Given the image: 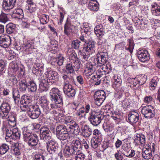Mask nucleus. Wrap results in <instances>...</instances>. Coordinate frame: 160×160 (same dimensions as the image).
<instances>
[{"mask_svg":"<svg viewBox=\"0 0 160 160\" xmlns=\"http://www.w3.org/2000/svg\"><path fill=\"white\" fill-rule=\"evenodd\" d=\"M50 97L52 103L50 104L51 109H57L62 102V97L59 89L56 88H52L50 92ZM50 110L51 113L54 116H57L58 112L56 110Z\"/></svg>","mask_w":160,"mask_h":160,"instance_id":"f257e3e1","label":"nucleus"},{"mask_svg":"<svg viewBox=\"0 0 160 160\" xmlns=\"http://www.w3.org/2000/svg\"><path fill=\"white\" fill-rule=\"evenodd\" d=\"M62 78L64 80L63 91L64 93L69 97L74 96L76 94V90L72 85L74 83L73 78L68 73L67 74H63Z\"/></svg>","mask_w":160,"mask_h":160,"instance_id":"f03ea898","label":"nucleus"},{"mask_svg":"<svg viewBox=\"0 0 160 160\" xmlns=\"http://www.w3.org/2000/svg\"><path fill=\"white\" fill-rule=\"evenodd\" d=\"M46 78L44 77H42L39 80V88L43 91H47L48 90L47 84L48 83L49 85L50 83H52V82H50V80H56L58 78V73L55 71L50 70H48L45 72Z\"/></svg>","mask_w":160,"mask_h":160,"instance_id":"7ed1b4c3","label":"nucleus"},{"mask_svg":"<svg viewBox=\"0 0 160 160\" xmlns=\"http://www.w3.org/2000/svg\"><path fill=\"white\" fill-rule=\"evenodd\" d=\"M72 140L71 147L66 146L63 150L64 154L66 157H69L71 154H75L81 152V146L80 141L78 140H74V139Z\"/></svg>","mask_w":160,"mask_h":160,"instance_id":"20e7f679","label":"nucleus"},{"mask_svg":"<svg viewBox=\"0 0 160 160\" xmlns=\"http://www.w3.org/2000/svg\"><path fill=\"white\" fill-rule=\"evenodd\" d=\"M81 66V62L78 59L68 63L66 66V69L69 72L68 74L73 73L78 71Z\"/></svg>","mask_w":160,"mask_h":160,"instance_id":"39448f33","label":"nucleus"},{"mask_svg":"<svg viewBox=\"0 0 160 160\" xmlns=\"http://www.w3.org/2000/svg\"><path fill=\"white\" fill-rule=\"evenodd\" d=\"M5 139L7 142H11V139H17L19 138L20 136V132L16 128L7 129L6 131Z\"/></svg>","mask_w":160,"mask_h":160,"instance_id":"423d86ee","label":"nucleus"},{"mask_svg":"<svg viewBox=\"0 0 160 160\" xmlns=\"http://www.w3.org/2000/svg\"><path fill=\"white\" fill-rule=\"evenodd\" d=\"M88 119L91 123L94 126H97L101 122L102 119L100 115H98L94 111L91 110L89 114Z\"/></svg>","mask_w":160,"mask_h":160,"instance_id":"0eeeda50","label":"nucleus"},{"mask_svg":"<svg viewBox=\"0 0 160 160\" xmlns=\"http://www.w3.org/2000/svg\"><path fill=\"white\" fill-rule=\"evenodd\" d=\"M141 113L147 118L150 119L154 117L155 112L153 107L151 105L146 106L142 109Z\"/></svg>","mask_w":160,"mask_h":160,"instance_id":"6e6552de","label":"nucleus"},{"mask_svg":"<svg viewBox=\"0 0 160 160\" xmlns=\"http://www.w3.org/2000/svg\"><path fill=\"white\" fill-rule=\"evenodd\" d=\"M73 105L75 107V108H73V110H76L78 109L77 112V114L78 116L82 117L83 116V114L85 115V113H88L90 110V107L89 104L86 105L85 108L84 107L79 105L77 103H73Z\"/></svg>","mask_w":160,"mask_h":160,"instance_id":"1a4fd4ad","label":"nucleus"},{"mask_svg":"<svg viewBox=\"0 0 160 160\" xmlns=\"http://www.w3.org/2000/svg\"><path fill=\"white\" fill-rule=\"evenodd\" d=\"M10 109V106L8 103H2L0 108V117L3 119L7 118Z\"/></svg>","mask_w":160,"mask_h":160,"instance_id":"9d476101","label":"nucleus"},{"mask_svg":"<svg viewBox=\"0 0 160 160\" xmlns=\"http://www.w3.org/2000/svg\"><path fill=\"white\" fill-rule=\"evenodd\" d=\"M137 55L139 60L142 62L149 59V55L148 51L144 49L139 48L137 51Z\"/></svg>","mask_w":160,"mask_h":160,"instance_id":"9b49d317","label":"nucleus"},{"mask_svg":"<svg viewBox=\"0 0 160 160\" xmlns=\"http://www.w3.org/2000/svg\"><path fill=\"white\" fill-rule=\"evenodd\" d=\"M46 145L47 151L50 154H53L58 150V143L51 139L47 141Z\"/></svg>","mask_w":160,"mask_h":160,"instance_id":"f8f14e48","label":"nucleus"},{"mask_svg":"<svg viewBox=\"0 0 160 160\" xmlns=\"http://www.w3.org/2000/svg\"><path fill=\"white\" fill-rule=\"evenodd\" d=\"M85 66L86 68L84 70L85 75L87 78H88L96 71V67L94 64L91 62L87 63Z\"/></svg>","mask_w":160,"mask_h":160,"instance_id":"ddd939ff","label":"nucleus"},{"mask_svg":"<svg viewBox=\"0 0 160 160\" xmlns=\"http://www.w3.org/2000/svg\"><path fill=\"white\" fill-rule=\"evenodd\" d=\"M10 37L7 34H2L0 36V46L4 48H8L11 44Z\"/></svg>","mask_w":160,"mask_h":160,"instance_id":"4468645a","label":"nucleus"},{"mask_svg":"<svg viewBox=\"0 0 160 160\" xmlns=\"http://www.w3.org/2000/svg\"><path fill=\"white\" fill-rule=\"evenodd\" d=\"M40 114V110L38 107L30 106L29 111L28 112V116L32 119L37 118Z\"/></svg>","mask_w":160,"mask_h":160,"instance_id":"2eb2a0df","label":"nucleus"},{"mask_svg":"<svg viewBox=\"0 0 160 160\" xmlns=\"http://www.w3.org/2000/svg\"><path fill=\"white\" fill-rule=\"evenodd\" d=\"M98 65L103 66L108 61L107 54L106 53L101 52L98 54L96 59Z\"/></svg>","mask_w":160,"mask_h":160,"instance_id":"dca6fc26","label":"nucleus"},{"mask_svg":"<svg viewBox=\"0 0 160 160\" xmlns=\"http://www.w3.org/2000/svg\"><path fill=\"white\" fill-rule=\"evenodd\" d=\"M16 0H3L2 8L6 10L12 9L14 7Z\"/></svg>","mask_w":160,"mask_h":160,"instance_id":"f3484780","label":"nucleus"},{"mask_svg":"<svg viewBox=\"0 0 160 160\" xmlns=\"http://www.w3.org/2000/svg\"><path fill=\"white\" fill-rule=\"evenodd\" d=\"M48 103L47 98L45 96L42 97L40 100V106L42 110L46 113H48L50 111L48 106Z\"/></svg>","mask_w":160,"mask_h":160,"instance_id":"a211bd4d","label":"nucleus"},{"mask_svg":"<svg viewBox=\"0 0 160 160\" xmlns=\"http://www.w3.org/2000/svg\"><path fill=\"white\" fill-rule=\"evenodd\" d=\"M139 118V113L137 112L132 111L128 115V119L129 121L133 124L136 123L138 122Z\"/></svg>","mask_w":160,"mask_h":160,"instance_id":"6ab92c4d","label":"nucleus"},{"mask_svg":"<svg viewBox=\"0 0 160 160\" xmlns=\"http://www.w3.org/2000/svg\"><path fill=\"white\" fill-rule=\"evenodd\" d=\"M94 32L97 37L101 39L105 34L104 28L101 25H97L94 28Z\"/></svg>","mask_w":160,"mask_h":160,"instance_id":"aec40b11","label":"nucleus"},{"mask_svg":"<svg viewBox=\"0 0 160 160\" xmlns=\"http://www.w3.org/2000/svg\"><path fill=\"white\" fill-rule=\"evenodd\" d=\"M143 157L146 159H150L152 157V151L149 145H147L143 147L142 152Z\"/></svg>","mask_w":160,"mask_h":160,"instance_id":"412c9836","label":"nucleus"},{"mask_svg":"<svg viewBox=\"0 0 160 160\" xmlns=\"http://www.w3.org/2000/svg\"><path fill=\"white\" fill-rule=\"evenodd\" d=\"M65 123L69 126V128L73 130L74 133L79 131L78 125L76 124V122L73 120H66Z\"/></svg>","mask_w":160,"mask_h":160,"instance_id":"4be33fe9","label":"nucleus"},{"mask_svg":"<svg viewBox=\"0 0 160 160\" xmlns=\"http://www.w3.org/2000/svg\"><path fill=\"white\" fill-rule=\"evenodd\" d=\"M56 136L58 139L62 141L67 139L68 138L69 141H72L74 138V135L73 134L71 135L69 134L68 132L57 135Z\"/></svg>","mask_w":160,"mask_h":160,"instance_id":"5701e85b","label":"nucleus"},{"mask_svg":"<svg viewBox=\"0 0 160 160\" xmlns=\"http://www.w3.org/2000/svg\"><path fill=\"white\" fill-rule=\"evenodd\" d=\"M95 48L94 42H93L89 41L86 43L85 45V46L83 48V51L88 53H92L93 51H94Z\"/></svg>","mask_w":160,"mask_h":160,"instance_id":"b1692460","label":"nucleus"},{"mask_svg":"<svg viewBox=\"0 0 160 160\" xmlns=\"http://www.w3.org/2000/svg\"><path fill=\"white\" fill-rule=\"evenodd\" d=\"M38 141V136L35 134H33L26 142H28L29 146L33 147L37 145Z\"/></svg>","mask_w":160,"mask_h":160,"instance_id":"393cba45","label":"nucleus"},{"mask_svg":"<svg viewBox=\"0 0 160 160\" xmlns=\"http://www.w3.org/2000/svg\"><path fill=\"white\" fill-rule=\"evenodd\" d=\"M88 8L91 11H97L99 8L98 2L95 0H90L88 4Z\"/></svg>","mask_w":160,"mask_h":160,"instance_id":"a878e982","label":"nucleus"},{"mask_svg":"<svg viewBox=\"0 0 160 160\" xmlns=\"http://www.w3.org/2000/svg\"><path fill=\"white\" fill-rule=\"evenodd\" d=\"M36 67L34 66L32 69V72L37 76L42 75L43 73V69L42 66H39L38 64L36 65Z\"/></svg>","mask_w":160,"mask_h":160,"instance_id":"bb28decb","label":"nucleus"},{"mask_svg":"<svg viewBox=\"0 0 160 160\" xmlns=\"http://www.w3.org/2000/svg\"><path fill=\"white\" fill-rule=\"evenodd\" d=\"M92 133V129L88 126H86L82 130V135L86 137H88Z\"/></svg>","mask_w":160,"mask_h":160,"instance_id":"cd10ccee","label":"nucleus"},{"mask_svg":"<svg viewBox=\"0 0 160 160\" xmlns=\"http://www.w3.org/2000/svg\"><path fill=\"white\" fill-rule=\"evenodd\" d=\"M72 26L71 23L68 22L67 21L64 26V32L65 34L67 35L70 34L72 32Z\"/></svg>","mask_w":160,"mask_h":160,"instance_id":"c85d7f7f","label":"nucleus"},{"mask_svg":"<svg viewBox=\"0 0 160 160\" xmlns=\"http://www.w3.org/2000/svg\"><path fill=\"white\" fill-rule=\"evenodd\" d=\"M105 92L102 90L98 91L94 95V98H98L104 100L106 98Z\"/></svg>","mask_w":160,"mask_h":160,"instance_id":"c756f323","label":"nucleus"},{"mask_svg":"<svg viewBox=\"0 0 160 160\" xmlns=\"http://www.w3.org/2000/svg\"><path fill=\"white\" fill-rule=\"evenodd\" d=\"M67 54L69 57L70 59L72 61L77 60V55L74 50L72 48H69L67 52Z\"/></svg>","mask_w":160,"mask_h":160,"instance_id":"7c9ffc66","label":"nucleus"},{"mask_svg":"<svg viewBox=\"0 0 160 160\" xmlns=\"http://www.w3.org/2000/svg\"><path fill=\"white\" fill-rule=\"evenodd\" d=\"M152 13L154 15L160 16V6L155 4L152 6L151 9Z\"/></svg>","mask_w":160,"mask_h":160,"instance_id":"2f4dec72","label":"nucleus"},{"mask_svg":"<svg viewBox=\"0 0 160 160\" xmlns=\"http://www.w3.org/2000/svg\"><path fill=\"white\" fill-rule=\"evenodd\" d=\"M22 134L23 139L24 141L27 142L29 139L33 135L32 134L29 130L27 129H24L23 132Z\"/></svg>","mask_w":160,"mask_h":160,"instance_id":"473e14b6","label":"nucleus"},{"mask_svg":"<svg viewBox=\"0 0 160 160\" xmlns=\"http://www.w3.org/2000/svg\"><path fill=\"white\" fill-rule=\"evenodd\" d=\"M15 26L12 23H10L8 24L6 26V31L8 34L12 33L15 31Z\"/></svg>","mask_w":160,"mask_h":160,"instance_id":"72a5a7b5","label":"nucleus"},{"mask_svg":"<svg viewBox=\"0 0 160 160\" xmlns=\"http://www.w3.org/2000/svg\"><path fill=\"white\" fill-rule=\"evenodd\" d=\"M65 126L63 125H59L56 128V135L68 132Z\"/></svg>","mask_w":160,"mask_h":160,"instance_id":"f704fd0d","label":"nucleus"},{"mask_svg":"<svg viewBox=\"0 0 160 160\" xmlns=\"http://www.w3.org/2000/svg\"><path fill=\"white\" fill-rule=\"evenodd\" d=\"M27 87V85L26 81L24 80H21L19 82V88L20 91H26Z\"/></svg>","mask_w":160,"mask_h":160,"instance_id":"c9c22d12","label":"nucleus"},{"mask_svg":"<svg viewBox=\"0 0 160 160\" xmlns=\"http://www.w3.org/2000/svg\"><path fill=\"white\" fill-rule=\"evenodd\" d=\"M20 101V107L21 109L24 111L27 110L28 112L29 111V108L30 107V105L29 104H26L25 103V102L24 101Z\"/></svg>","mask_w":160,"mask_h":160,"instance_id":"e433bc0d","label":"nucleus"},{"mask_svg":"<svg viewBox=\"0 0 160 160\" xmlns=\"http://www.w3.org/2000/svg\"><path fill=\"white\" fill-rule=\"evenodd\" d=\"M19 93V91L17 90L13 91V97L16 103H18L20 100V95Z\"/></svg>","mask_w":160,"mask_h":160,"instance_id":"4c0bfd02","label":"nucleus"},{"mask_svg":"<svg viewBox=\"0 0 160 160\" xmlns=\"http://www.w3.org/2000/svg\"><path fill=\"white\" fill-rule=\"evenodd\" d=\"M9 149V146L6 144H3L0 146V154H5Z\"/></svg>","mask_w":160,"mask_h":160,"instance_id":"58836bf2","label":"nucleus"},{"mask_svg":"<svg viewBox=\"0 0 160 160\" xmlns=\"http://www.w3.org/2000/svg\"><path fill=\"white\" fill-rule=\"evenodd\" d=\"M40 137L44 140L48 141L51 139V133L49 131L40 134Z\"/></svg>","mask_w":160,"mask_h":160,"instance_id":"ea45409f","label":"nucleus"},{"mask_svg":"<svg viewBox=\"0 0 160 160\" xmlns=\"http://www.w3.org/2000/svg\"><path fill=\"white\" fill-rule=\"evenodd\" d=\"M9 21L6 14L2 13L0 15V22L5 24Z\"/></svg>","mask_w":160,"mask_h":160,"instance_id":"a19ab883","label":"nucleus"},{"mask_svg":"<svg viewBox=\"0 0 160 160\" xmlns=\"http://www.w3.org/2000/svg\"><path fill=\"white\" fill-rule=\"evenodd\" d=\"M9 68L13 72H16L18 69V67L17 63L14 62H12L10 63Z\"/></svg>","mask_w":160,"mask_h":160,"instance_id":"79ce46f5","label":"nucleus"},{"mask_svg":"<svg viewBox=\"0 0 160 160\" xmlns=\"http://www.w3.org/2000/svg\"><path fill=\"white\" fill-rule=\"evenodd\" d=\"M76 155L75 158L76 160H84L86 156L83 153L80 152L75 154Z\"/></svg>","mask_w":160,"mask_h":160,"instance_id":"37998d69","label":"nucleus"},{"mask_svg":"<svg viewBox=\"0 0 160 160\" xmlns=\"http://www.w3.org/2000/svg\"><path fill=\"white\" fill-rule=\"evenodd\" d=\"M92 147L93 148H97L100 144V141H99L97 139L93 138L91 141Z\"/></svg>","mask_w":160,"mask_h":160,"instance_id":"c03bdc74","label":"nucleus"},{"mask_svg":"<svg viewBox=\"0 0 160 160\" xmlns=\"http://www.w3.org/2000/svg\"><path fill=\"white\" fill-rule=\"evenodd\" d=\"M80 41L77 39L73 40L72 41V47L75 49H78L80 46Z\"/></svg>","mask_w":160,"mask_h":160,"instance_id":"a18cd8bd","label":"nucleus"},{"mask_svg":"<svg viewBox=\"0 0 160 160\" xmlns=\"http://www.w3.org/2000/svg\"><path fill=\"white\" fill-rule=\"evenodd\" d=\"M13 151L14 153L16 155H19L20 154V152L18 147L19 144L18 143H14Z\"/></svg>","mask_w":160,"mask_h":160,"instance_id":"49530a36","label":"nucleus"},{"mask_svg":"<svg viewBox=\"0 0 160 160\" xmlns=\"http://www.w3.org/2000/svg\"><path fill=\"white\" fill-rule=\"evenodd\" d=\"M20 101H24L26 104L29 105L30 102L31 101V98L29 96L23 95Z\"/></svg>","mask_w":160,"mask_h":160,"instance_id":"de8ad7c7","label":"nucleus"},{"mask_svg":"<svg viewBox=\"0 0 160 160\" xmlns=\"http://www.w3.org/2000/svg\"><path fill=\"white\" fill-rule=\"evenodd\" d=\"M40 22L42 24L47 23L49 21V17L45 14L42 15L41 18H40Z\"/></svg>","mask_w":160,"mask_h":160,"instance_id":"09e8293b","label":"nucleus"},{"mask_svg":"<svg viewBox=\"0 0 160 160\" xmlns=\"http://www.w3.org/2000/svg\"><path fill=\"white\" fill-rule=\"evenodd\" d=\"M150 89L153 90L157 86V82L156 80L154 79H152L150 83Z\"/></svg>","mask_w":160,"mask_h":160,"instance_id":"8fccbe9b","label":"nucleus"},{"mask_svg":"<svg viewBox=\"0 0 160 160\" xmlns=\"http://www.w3.org/2000/svg\"><path fill=\"white\" fill-rule=\"evenodd\" d=\"M80 39L82 42L87 43L91 41V38L88 35H85V36L80 37Z\"/></svg>","mask_w":160,"mask_h":160,"instance_id":"3c124183","label":"nucleus"},{"mask_svg":"<svg viewBox=\"0 0 160 160\" xmlns=\"http://www.w3.org/2000/svg\"><path fill=\"white\" fill-rule=\"evenodd\" d=\"M29 84L30 91L32 92H35L37 90V87L35 83L33 81H31L29 82Z\"/></svg>","mask_w":160,"mask_h":160,"instance_id":"603ef678","label":"nucleus"},{"mask_svg":"<svg viewBox=\"0 0 160 160\" xmlns=\"http://www.w3.org/2000/svg\"><path fill=\"white\" fill-rule=\"evenodd\" d=\"M100 78H98V77L95 76V75H94L92 76L91 79L95 82L94 85H99L101 82V79H100Z\"/></svg>","mask_w":160,"mask_h":160,"instance_id":"864d4df0","label":"nucleus"},{"mask_svg":"<svg viewBox=\"0 0 160 160\" xmlns=\"http://www.w3.org/2000/svg\"><path fill=\"white\" fill-rule=\"evenodd\" d=\"M93 135L96 136L97 139L101 138L102 137V134L100 131L98 129H95L93 131Z\"/></svg>","mask_w":160,"mask_h":160,"instance_id":"5fc2aeb1","label":"nucleus"},{"mask_svg":"<svg viewBox=\"0 0 160 160\" xmlns=\"http://www.w3.org/2000/svg\"><path fill=\"white\" fill-rule=\"evenodd\" d=\"M115 158L117 160H122L123 158V157L120 152L119 151H117V152L114 154Z\"/></svg>","mask_w":160,"mask_h":160,"instance_id":"6e6d98bb","label":"nucleus"},{"mask_svg":"<svg viewBox=\"0 0 160 160\" xmlns=\"http://www.w3.org/2000/svg\"><path fill=\"white\" fill-rule=\"evenodd\" d=\"M123 49V45L122 43H119L115 45V50L116 51L122 50Z\"/></svg>","mask_w":160,"mask_h":160,"instance_id":"4d7b16f0","label":"nucleus"},{"mask_svg":"<svg viewBox=\"0 0 160 160\" xmlns=\"http://www.w3.org/2000/svg\"><path fill=\"white\" fill-rule=\"evenodd\" d=\"M64 61V58L62 57H60L57 59V63L60 66L63 64Z\"/></svg>","mask_w":160,"mask_h":160,"instance_id":"13d9d810","label":"nucleus"},{"mask_svg":"<svg viewBox=\"0 0 160 160\" xmlns=\"http://www.w3.org/2000/svg\"><path fill=\"white\" fill-rule=\"evenodd\" d=\"M152 99L153 98L151 96H147L144 98V102L146 103H149L152 101Z\"/></svg>","mask_w":160,"mask_h":160,"instance_id":"bf43d9fd","label":"nucleus"},{"mask_svg":"<svg viewBox=\"0 0 160 160\" xmlns=\"http://www.w3.org/2000/svg\"><path fill=\"white\" fill-rule=\"evenodd\" d=\"M8 80H9L11 82H12V83H16L17 81L16 77L13 75H9Z\"/></svg>","mask_w":160,"mask_h":160,"instance_id":"052dcab7","label":"nucleus"},{"mask_svg":"<svg viewBox=\"0 0 160 160\" xmlns=\"http://www.w3.org/2000/svg\"><path fill=\"white\" fill-rule=\"evenodd\" d=\"M94 99L95 104L98 106H100L101 105L104 101V100H102V99H100L97 98V99L96 98H94Z\"/></svg>","mask_w":160,"mask_h":160,"instance_id":"680f3d73","label":"nucleus"},{"mask_svg":"<svg viewBox=\"0 0 160 160\" xmlns=\"http://www.w3.org/2000/svg\"><path fill=\"white\" fill-rule=\"evenodd\" d=\"M50 130L48 128L46 127H41L40 130V134H43L44 132H47Z\"/></svg>","mask_w":160,"mask_h":160,"instance_id":"e2e57ef3","label":"nucleus"},{"mask_svg":"<svg viewBox=\"0 0 160 160\" xmlns=\"http://www.w3.org/2000/svg\"><path fill=\"white\" fill-rule=\"evenodd\" d=\"M44 157L40 154L35 155L34 160H44Z\"/></svg>","mask_w":160,"mask_h":160,"instance_id":"0e129e2a","label":"nucleus"},{"mask_svg":"<svg viewBox=\"0 0 160 160\" xmlns=\"http://www.w3.org/2000/svg\"><path fill=\"white\" fill-rule=\"evenodd\" d=\"M146 76H143L140 80L138 81L139 84L140 85H143L146 82Z\"/></svg>","mask_w":160,"mask_h":160,"instance_id":"69168bd1","label":"nucleus"},{"mask_svg":"<svg viewBox=\"0 0 160 160\" xmlns=\"http://www.w3.org/2000/svg\"><path fill=\"white\" fill-rule=\"evenodd\" d=\"M105 73V70L102 71L101 70H99L98 71L96 72V75H95V76L99 78H100L102 76V75Z\"/></svg>","mask_w":160,"mask_h":160,"instance_id":"338daca9","label":"nucleus"},{"mask_svg":"<svg viewBox=\"0 0 160 160\" xmlns=\"http://www.w3.org/2000/svg\"><path fill=\"white\" fill-rule=\"evenodd\" d=\"M121 85V82L113 81V83L112 84V87L115 88V89H117L118 88L120 87Z\"/></svg>","mask_w":160,"mask_h":160,"instance_id":"774afa93","label":"nucleus"}]
</instances>
